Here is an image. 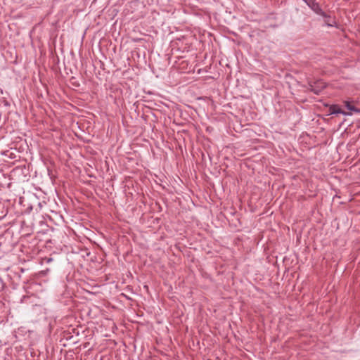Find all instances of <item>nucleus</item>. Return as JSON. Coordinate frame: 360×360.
<instances>
[{"label": "nucleus", "instance_id": "nucleus-2", "mask_svg": "<svg viewBox=\"0 0 360 360\" xmlns=\"http://www.w3.org/2000/svg\"><path fill=\"white\" fill-rule=\"evenodd\" d=\"M329 112L330 114H337V113H341L345 115H351V112H346L343 111L338 105H332L329 108Z\"/></svg>", "mask_w": 360, "mask_h": 360}, {"label": "nucleus", "instance_id": "nucleus-1", "mask_svg": "<svg viewBox=\"0 0 360 360\" xmlns=\"http://www.w3.org/2000/svg\"><path fill=\"white\" fill-rule=\"evenodd\" d=\"M310 90L314 92L316 94H319L322 89H323L326 86L325 83L322 81H317L314 82L313 84H309Z\"/></svg>", "mask_w": 360, "mask_h": 360}, {"label": "nucleus", "instance_id": "nucleus-3", "mask_svg": "<svg viewBox=\"0 0 360 360\" xmlns=\"http://www.w3.org/2000/svg\"><path fill=\"white\" fill-rule=\"evenodd\" d=\"M344 103L348 110L354 112H360V110L355 108V106L349 101H346L344 102Z\"/></svg>", "mask_w": 360, "mask_h": 360}, {"label": "nucleus", "instance_id": "nucleus-4", "mask_svg": "<svg viewBox=\"0 0 360 360\" xmlns=\"http://www.w3.org/2000/svg\"><path fill=\"white\" fill-rule=\"evenodd\" d=\"M7 212H8L7 210H2L0 212V220L6 216Z\"/></svg>", "mask_w": 360, "mask_h": 360}, {"label": "nucleus", "instance_id": "nucleus-5", "mask_svg": "<svg viewBox=\"0 0 360 360\" xmlns=\"http://www.w3.org/2000/svg\"><path fill=\"white\" fill-rule=\"evenodd\" d=\"M51 260H52V258H50V259H49V262H51Z\"/></svg>", "mask_w": 360, "mask_h": 360}]
</instances>
